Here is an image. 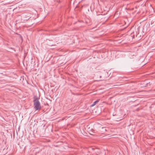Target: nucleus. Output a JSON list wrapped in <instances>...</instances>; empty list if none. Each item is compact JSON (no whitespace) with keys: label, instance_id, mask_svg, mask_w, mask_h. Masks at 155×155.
Returning <instances> with one entry per match:
<instances>
[{"label":"nucleus","instance_id":"nucleus-4","mask_svg":"<svg viewBox=\"0 0 155 155\" xmlns=\"http://www.w3.org/2000/svg\"><path fill=\"white\" fill-rule=\"evenodd\" d=\"M90 132H92L93 133H95L96 132V130H94L93 129H92L91 130V131H90Z\"/></svg>","mask_w":155,"mask_h":155},{"label":"nucleus","instance_id":"nucleus-1","mask_svg":"<svg viewBox=\"0 0 155 155\" xmlns=\"http://www.w3.org/2000/svg\"><path fill=\"white\" fill-rule=\"evenodd\" d=\"M34 108L35 110H39L41 108L40 102L37 101L34 103Z\"/></svg>","mask_w":155,"mask_h":155},{"label":"nucleus","instance_id":"nucleus-2","mask_svg":"<svg viewBox=\"0 0 155 155\" xmlns=\"http://www.w3.org/2000/svg\"><path fill=\"white\" fill-rule=\"evenodd\" d=\"M39 98L38 97V96H34L33 97V102L34 103L37 101H39Z\"/></svg>","mask_w":155,"mask_h":155},{"label":"nucleus","instance_id":"nucleus-3","mask_svg":"<svg viewBox=\"0 0 155 155\" xmlns=\"http://www.w3.org/2000/svg\"><path fill=\"white\" fill-rule=\"evenodd\" d=\"M100 99H97L93 103V104L91 105L90 107H92L94 105H95L97 104L99 101Z\"/></svg>","mask_w":155,"mask_h":155},{"label":"nucleus","instance_id":"nucleus-5","mask_svg":"<svg viewBox=\"0 0 155 155\" xmlns=\"http://www.w3.org/2000/svg\"><path fill=\"white\" fill-rule=\"evenodd\" d=\"M93 133L92 132H90V134H91L92 135H94V134H93Z\"/></svg>","mask_w":155,"mask_h":155}]
</instances>
